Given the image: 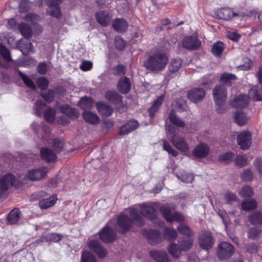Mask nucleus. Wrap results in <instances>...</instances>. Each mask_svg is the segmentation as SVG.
I'll return each mask as SVG.
<instances>
[{
	"label": "nucleus",
	"instance_id": "f257e3e1",
	"mask_svg": "<svg viewBox=\"0 0 262 262\" xmlns=\"http://www.w3.org/2000/svg\"><path fill=\"white\" fill-rule=\"evenodd\" d=\"M168 61V57L163 52L159 51L149 56L144 62L145 68L150 71L163 70Z\"/></svg>",
	"mask_w": 262,
	"mask_h": 262
},
{
	"label": "nucleus",
	"instance_id": "f03ea898",
	"mask_svg": "<svg viewBox=\"0 0 262 262\" xmlns=\"http://www.w3.org/2000/svg\"><path fill=\"white\" fill-rule=\"evenodd\" d=\"M166 132L168 134L171 135L170 141L176 148L182 151L187 152L189 150V146L185 139L177 134L176 128L171 125H168L166 128Z\"/></svg>",
	"mask_w": 262,
	"mask_h": 262
},
{
	"label": "nucleus",
	"instance_id": "7ed1b4c3",
	"mask_svg": "<svg viewBox=\"0 0 262 262\" xmlns=\"http://www.w3.org/2000/svg\"><path fill=\"white\" fill-rule=\"evenodd\" d=\"M214 101L217 106L216 111L222 114L225 112L224 102L226 100V90L223 85H216L213 91Z\"/></svg>",
	"mask_w": 262,
	"mask_h": 262
},
{
	"label": "nucleus",
	"instance_id": "20e7f679",
	"mask_svg": "<svg viewBox=\"0 0 262 262\" xmlns=\"http://www.w3.org/2000/svg\"><path fill=\"white\" fill-rule=\"evenodd\" d=\"M174 209V205L170 204H166L161 206L160 211L167 222H184L185 220L184 216L181 213L179 212H175L173 213H172V211Z\"/></svg>",
	"mask_w": 262,
	"mask_h": 262
},
{
	"label": "nucleus",
	"instance_id": "39448f33",
	"mask_svg": "<svg viewBox=\"0 0 262 262\" xmlns=\"http://www.w3.org/2000/svg\"><path fill=\"white\" fill-rule=\"evenodd\" d=\"M234 252V248L228 242L221 243L218 248L217 255L221 260L230 258Z\"/></svg>",
	"mask_w": 262,
	"mask_h": 262
},
{
	"label": "nucleus",
	"instance_id": "423d86ee",
	"mask_svg": "<svg viewBox=\"0 0 262 262\" xmlns=\"http://www.w3.org/2000/svg\"><path fill=\"white\" fill-rule=\"evenodd\" d=\"M199 244L201 248L208 250L214 244L213 237L209 231H201L199 236Z\"/></svg>",
	"mask_w": 262,
	"mask_h": 262
},
{
	"label": "nucleus",
	"instance_id": "0eeeda50",
	"mask_svg": "<svg viewBox=\"0 0 262 262\" xmlns=\"http://www.w3.org/2000/svg\"><path fill=\"white\" fill-rule=\"evenodd\" d=\"M161 206L157 203H152L149 204L141 205L140 212L141 214L150 219L156 218L157 212L156 209L160 208Z\"/></svg>",
	"mask_w": 262,
	"mask_h": 262
},
{
	"label": "nucleus",
	"instance_id": "6e6552de",
	"mask_svg": "<svg viewBox=\"0 0 262 262\" xmlns=\"http://www.w3.org/2000/svg\"><path fill=\"white\" fill-rule=\"evenodd\" d=\"M133 224L128 216L125 214H121L118 217L116 229L119 233H123L128 231Z\"/></svg>",
	"mask_w": 262,
	"mask_h": 262
},
{
	"label": "nucleus",
	"instance_id": "1a4fd4ad",
	"mask_svg": "<svg viewBox=\"0 0 262 262\" xmlns=\"http://www.w3.org/2000/svg\"><path fill=\"white\" fill-rule=\"evenodd\" d=\"M47 172L48 169L45 167L32 169L28 171L26 177L32 181H39L45 177Z\"/></svg>",
	"mask_w": 262,
	"mask_h": 262
},
{
	"label": "nucleus",
	"instance_id": "9d476101",
	"mask_svg": "<svg viewBox=\"0 0 262 262\" xmlns=\"http://www.w3.org/2000/svg\"><path fill=\"white\" fill-rule=\"evenodd\" d=\"M238 144L243 150L248 149L251 145V135L249 132L241 133L237 137Z\"/></svg>",
	"mask_w": 262,
	"mask_h": 262
},
{
	"label": "nucleus",
	"instance_id": "9b49d317",
	"mask_svg": "<svg viewBox=\"0 0 262 262\" xmlns=\"http://www.w3.org/2000/svg\"><path fill=\"white\" fill-rule=\"evenodd\" d=\"M183 47L189 50H195L201 46V42L196 36H188L185 37L182 42Z\"/></svg>",
	"mask_w": 262,
	"mask_h": 262
},
{
	"label": "nucleus",
	"instance_id": "f8f14e48",
	"mask_svg": "<svg viewBox=\"0 0 262 262\" xmlns=\"http://www.w3.org/2000/svg\"><path fill=\"white\" fill-rule=\"evenodd\" d=\"M15 178L12 174H7L0 179V195L14 185Z\"/></svg>",
	"mask_w": 262,
	"mask_h": 262
},
{
	"label": "nucleus",
	"instance_id": "ddd939ff",
	"mask_svg": "<svg viewBox=\"0 0 262 262\" xmlns=\"http://www.w3.org/2000/svg\"><path fill=\"white\" fill-rule=\"evenodd\" d=\"M142 233L146 237L148 243L151 245H156L161 242V234L158 231L143 230Z\"/></svg>",
	"mask_w": 262,
	"mask_h": 262
},
{
	"label": "nucleus",
	"instance_id": "4468645a",
	"mask_svg": "<svg viewBox=\"0 0 262 262\" xmlns=\"http://www.w3.org/2000/svg\"><path fill=\"white\" fill-rule=\"evenodd\" d=\"M188 99L194 103L201 101L205 96L204 90L201 88H195L189 91L187 93Z\"/></svg>",
	"mask_w": 262,
	"mask_h": 262
},
{
	"label": "nucleus",
	"instance_id": "2eb2a0df",
	"mask_svg": "<svg viewBox=\"0 0 262 262\" xmlns=\"http://www.w3.org/2000/svg\"><path fill=\"white\" fill-rule=\"evenodd\" d=\"M100 238L104 243H110L116 239V234L114 231L107 227H104L99 233Z\"/></svg>",
	"mask_w": 262,
	"mask_h": 262
},
{
	"label": "nucleus",
	"instance_id": "dca6fc26",
	"mask_svg": "<svg viewBox=\"0 0 262 262\" xmlns=\"http://www.w3.org/2000/svg\"><path fill=\"white\" fill-rule=\"evenodd\" d=\"M89 247L100 258L104 257L107 254V250L101 246L97 241H91L89 244Z\"/></svg>",
	"mask_w": 262,
	"mask_h": 262
},
{
	"label": "nucleus",
	"instance_id": "f3484780",
	"mask_svg": "<svg viewBox=\"0 0 262 262\" xmlns=\"http://www.w3.org/2000/svg\"><path fill=\"white\" fill-rule=\"evenodd\" d=\"M249 97L246 95H241L235 97L231 101V105L235 107H244L248 105Z\"/></svg>",
	"mask_w": 262,
	"mask_h": 262
},
{
	"label": "nucleus",
	"instance_id": "a211bd4d",
	"mask_svg": "<svg viewBox=\"0 0 262 262\" xmlns=\"http://www.w3.org/2000/svg\"><path fill=\"white\" fill-rule=\"evenodd\" d=\"M138 123L136 120H130L120 127L119 134L125 135L136 129L138 126Z\"/></svg>",
	"mask_w": 262,
	"mask_h": 262
},
{
	"label": "nucleus",
	"instance_id": "6ab92c4d",
	"mask_svg": "<svg viewBox=\"0 0 262 262\" xmlns=\"http://www.w3.org/2000/svg\"><path fill=\"white\" fill-rule=\"evenodd\" d=\"M131 83L128 78L124 77L119 79L117 83L118 91L122 94H126L130 90Z\"/></svg>",
	"mask_w": 262,
	"mask_h": 262
},
{
	"label": "nucleus",
	"instance_id": "aec40b11",
	"mask_svg": "<svg viewBox=\"0 0 262 262\" xmlns=\"http://www.w3.org/2000/svg\"><path fill=\"white\" fill-rule=\"evenodd\" d=\"M182 64V60L181 59L179 58L172 59L168 66V78H171L172 77L171 74L177 72L181 68Z\"/></svg>",
	"mask_w": 262,
	"mask_h": 262
},
{
	"label": "nucleus",
	"instance_id": "412c9836",
	"mask_svg": "<svg viewBox=\"0 0 262 262\" xmlns=\"http://www.w3.org/2000/svg\"><path fill=\"white\" fill-rule=\"evenodd\" d=\"M149 254L157 262L169 261V257L165 251L154 250L150 251Z\"/></svg>",
	"mask_w": 262,
	"mask_h": 262
},
{
	"label": "nucleus",
	"instance_id": "4be33fe9",
	"mask_svg": "<svg viewBox=\"0 0 262 262\" xmlns=\"http://www.w3.org/2000/svg\"><path fill=\"white\" fill-rule=\"evenodd\" d=\"M209 149L207 145L200 143L193 149V154L197 158H202L206 157L209 153Z\"/></svg>",
	"mask_w": 262,
	"mask_h": 262
},
{
	"label": "nucleus",
	"instance_id": "5701e85b",
	"mask_svg": "<svg viewBox=\"0 0 262 262\" xmlns=\"http://www.w3.org/2000/svg\"><path fill=\"white\" fill-rule=\"evenodd\" d=\"M98 112L103 117H108L113 113V108L105 103L100 102L96 104Z\"/></svg>",
	"mask_w": 262,
	"mask_h": 262
},
{
	"label": "nucleus",
	"instance_id": "b1692460",
	"mask_svg": "<svg viewBox=\"0 0 262 262\" xmlns=\"http://www.w3.org/2000/svg\"><path fill=\"white\" fill-rule=\"evenodd\" d=\"M129 214L131 217L130 220L133 224H137L139 227L142 226L144 225L143 220L139 214L137 209L134 208H130Z\"/></svg>",
	"mask_w": 262,
	"mask_h": 262
},
{
	"label": "nucleus",
	"instance_id": "393cba45",
	"mask_svg": "<svg viewBox=\"0 0 262 262\" xmlns=\"http://www.w3.org/2000/svg\"><path fill=\"white\" fill-rule=\"evenodd\" d=\"M112 26L114 30L120 33L125 32L128 27L127 23L123 18H117L114 20Z\"/></svg>",
	"mask_w": 262,
	"mask_h": 262
},
{
	"label": "nucleus",
	"instance_id": "a878e982",
	"mask_svg": "<svg viewBox=\"0 0 262 262\" xmlns=\"http://www.w3.org/2000/svg\"><path fill=\"white\" fill-rule=\"evenodd\" d=\"M96 17L98 22L104 26L108 25L111 19V17L109 13L104 11H101L97 13Z\"/></svg>",
	"mask_w": 262,
	"mask_h": 262
},
{
	"label": "nucleus",
	"instance_id": "bb28decb",
	"mask_svg": "<svg viewBox=\"0 0 262 262\" xmlns=\"http://www.w3.org/2000/svg\"><path fill=\"white\" fill-rule=\"evenodd\" d=\"M165 98L164 95L159 97L157 100L154 101L152 106L148 109L149 115L151 118H154L155 113L158 110L159 107L163 103Z\"/></svg>",
	"mask_w": 262,
	"mask_h": 262
},
{
	"label": "nucleus",
	"instance_id": "cd10ccee",
	"mask_svg": "<svg viewBox=\"0 0 262 262\" xmlns=\"http://www.w3.org/2000/svg\"><path fill=\"white\" fill-rule=\"evenodd\" d=\"M105 98L108 101L116 104L120 103L122 98L121 96L116 91L107 92L105 95Z\"/></svg>",
	"mask_w": 262,
	"mask_h": 262
},
{
	"label": "nucleus",
	"instance_id": "c85d7f7f",
	"mask_svg": "<svg viewBox=\"0 0 262 262\" xmlns=\"http://www.w3.org/2000/svg\"><path fill=\"white\" fill-rule=\"evenodd\" d=\"M249 221L254 225L262 224V211H256L248 216Z\"/></svg>",
	"mask_w": 262,
	"mask_h": 262
},
{
	"label": "nucleus",
	"instance_id": "c756f323",
	"mask_svg": "<svg viewBox=\"0 0 262 262\" xmlns=\"http://www.w3.org/2000/svg\"><path fill=\"white\" fill-rule=\"evenodd\" d=\"M40 155L41 158L47 162L53 161L56 158L55 153L51 149L48 148L41 149Z\"/></svg>",
	"mask_w": 262,
	"mask_h": 262
},
{
	"label": "nucleus",
	"instance_id": "7c9ffc66",
	"mask_svg": "<svg viewBox=\"0 0 262 262\" xmlns=\"http://www.w3.org/2000/svg\"><path fill=\"white\" fill-rule=\"evenodd\" d=\"M20 215V211L18 209H14L8 214L7 217L8 224L13 225L16 224L19 219Z\"/></svg>",
	"mask_w": 262,
	"mask_h": 262
},
{
	"label": "nucleus",
	"instance_id": "2f4dec72",
	"mask_svg": "<svg viewBox=\"0 0 262 262\" xmlns=\"http://www.w3.org/2000/svg\"><path fill=\"white\" fill-rule=\"evenodd\" d=\"M82 117L85 121L91 124H97L100 120L96 114L89 111L83 112Z\"/></svg>",
	"mask_w": 262,
	"mask_h": 262
},
{
	"label": "nucleus",
	"instance_id": "473e14b6",
	"mask_svg": "<svg viewBox=\"0 0 262 262\" xmlns=\"http://www.w3.org/2000/svg\"><path fill=\"white\" fill-rule=\"evenodd\" d=\"M168 118L170 122L177 126L184 127L185 125V122L176 115L174 110L171 111Z\"/></svg>",
	"mask_w": 262,
	"mask_h": 262
},
{
	"label": "nucleus",
	"instance_id": "72a5a7b5",
	"mask_svg": "<svg viewBox=\"0 0 262 262\" xmlns=\"http://www.w3.org/2000/svg\"><path fill=\"white\" fill-rule=\"evenodd\" d=\"M219 15L220 18L221 19L229 20L234 16H237V14L233 12L232 10L231 9L225 8L222 9L220 11Z\"/></svg>",
	"mask_w": 262,
	"mask_h": 262
},
{
	"label": "nucleus",
	"instance_id": "f704fd0d",
	"mask_svg": "<svg viewBox=\"0 0 262 262\" xmlns=\"http://www.w3.org/2000/svg\"><path fill=\"white\" fill-rule=\"evenodd\" d=\"M234 119L235 122L239 126L245 125L249 119L245 113L240 112H237L235 113Z\"/></svg>",
	"mask_w": 262,
	"mask_h": 262
},
{
	"label": "nucleus",
	"instance_id": "c9c22d12",
	"mask_svg": "<svg viewBox=\"0 0 262 262\" xmlns=\"http://www.w3.org/2000/svg\"><path fill=\"white\" fill-rule=\"evenodd\" d=\"M18 29L22 35L25 37L27 38L31 37L32 30L28 25L25 23H21L18 25Z\"/></svg>",
	"mask_w": 262,
	"mask_h": 262
},
{
	"label": "nucleus",
	"instance_id": "e433bc0d",
	"mask_svg": "<svg viewBox=\"0 0 262 262\" xmlns=\"http://www.w3.org/2000/svg\"><path fill=\"white\" fill-rule=\"evenodd\" d=\"M56 198L51 196L48 199H41L39 202V206L41 209H47L53 206L56 202Z\"/></svg>",
	"mask_w": 262,
	"mask_h": 262
},
{
	"label": "nucleus",
	"instance_id": "4c0bfd02",
	"mask_svg": "<svg viewBox=\"0 0 262 262\" xmlns=\"http://www.w3.org/2000/svg\"><path fill=\"white\" fill-rule=\"evenodd\" d=\"M262 235V230L256 227L251 228L248 232V237L252 240H257Z\"/></svg>",
	"mask_w": 262,
	"mask_h": 262
},
{
	"label": "nucleus",
	"instance_id": "58836bf2",
	"mask_svg": "<svg viewBox=\"0 0 262 262\" xmlns=\"http://www.w3.org/2000/svg\"><path fill=\"white\" fill-rule=\"evenodd\" d=\"M163 235L165 239L169 241L176 239L178 234L176 230L171 227H166L163 230Z\"/></svg>",
	"mask_w": 262,
	"mask_h": 262
},
{
	"label": "nucleus",
	"instance_id": "ea45409f",
	"mask_svg": "<svg viewBox=\"0 0 262 262\" xmlns=\"http://www.w3.org/2000/svg\"><path fill=\"white\" fill-rule=\"evenodd\" d=\"M241 206L244 210L249 211L256 208L257 203L255 200L251 199L243 201L241 204Z\"/></svg>",
	"mask_w": 262,
	"mask_h": 262
},
{
	"label": "nucleus",
	"instance_id": "a19ab883",
	"mask_svg": "<svg viewBox=\"0 0 262 262\" xmlns=\"http://www.w3.org/2000/svg\"><path fill=\"white\" fill-rule=\"evenodd\" d=\"M93 103L94 101L93 99L90 97H83L81 98L79 102L80 107L83 110L91 108Z\"/></svg>",
	"mask_w": 262,
	"mask_h": 262
},
{
	"label": "nucleus",
	"instance_id": "79ce46f5",
	"mask_svg": "<svg viewBox=\"0 0 262 262\" xmlns=\"http://www.w3.org/2000/svg\"><path fill=\"white\" fill-rule=\"evenodd\" d=\"M193 243V240L190 237L187 239H183L181 242H179V245L181 251H187L189 250L192 247Z\"/></svg>",
	"mask_w": 262,
	"mask_h": 262
},
{
	"label": "nucleus",
	"instance_id": "37998d69",
	"mask_svg": "<svg viewBox=\"0 0 262 262\" xmlns=\"http://www.w3.org/2000/svg\"><path fill=\"white\" fill-rule=\"evenodd\" d=\"M169 253L173 257H178L181 253V250L179 245H177L174 243L170 244L168 248Z\"/></svg>",
	"mask_w": 262,
	"mask_h": 262
},
{
	"label": "nucleus",
	"instance_id": "c03bdc74",
	"mask_svg": "<svg viewBox=\"0 0 262 262\" xmlns=\"http://www.w3.org/2000/svg\"><path fill=\"white\" fill-rule=\"evenodd\" d=\"M224 49V44L221 41H218L213 45L212 52L215 56H220L222 55Z\"/></svg>",
	"mask_w": 262,
	"mask_h": 262
},
{
	"label": "nucleus",
	"instance_id": "a18cd8bd",
	"mask_svg": "<svg viewBox=\"0 0 262 262\" xmlns=\"http://www.w3.org/2000/svg\"><path fill=\"white\" fill-rule=\"evenodd\" d=\"M236 76L233 74L224 73L222 74L220 80L223 83L227 85H231V81L236 79Z\"/></svg>",
	"mask_w": 262,
	"mask_h": 262
},
{
	"label": "nucleus",
	"instance_id": "49530a36",
	"mask_svg": "<svg viewBox=\"0 0 262 262\" xmlns=\"http://www.w3.org/2000/svg\"><path fill=\"white\" fill-rule=\"evenodd\" d=\"M45 120L49 122H53L55 120V111L54 109L49 107L44 112Z\"/></svg>",
	"mask_w": 262,
	"mask_h": 262
},
{
	"label": "nucleus",
	"instance_id": "de8ad7c7",
	"mask_svg": "<svg viewBox=\"0 0 262 262\" xmlns=\"http://www.w3.org/2000/svg\"><path fill=\"white\" fill-rule=\"evenodd\" d=\"M48 15L59 18L61 16V10L58 6L49 7L47 11Z\"/></svg>",
	"mask_w": 262,
	"mask_h": 262
},
{
	"label": "nucleus",
	"instance_id": "09e8293b",
	"mask_svg": "<svg viewBox=\"0 0 262 262\" xmlns=\"http://www.w3.org/2000/svg\"><path fill=\"white\" fill-rule=\"evenodd\" d=\"M239 194L242 198H250L253 196V191L250 187L248 186H245L243 187L241 190L239 192Z\"/></svg>",
	"mask_w": 262,
	"mask_h": 262
},
{
	"label": "nucleus",
	"instance_id": "8fccbe9b",
	"mask_svg": "<svg viewBox=\"0 0 262 262\" xmlns=\"http://www.w3.org/2000/svg\"><path fill=\"white\" fill-rule=\"evenodd\" d=\"M55 91L53 90H49L47 92L42 93L41 96L43 99L48 103L53 101L55 98Z\"/></svg>",
	"mask_w": 262,
	"mask_h": 262
},
{
	"label": "nucleus",
	"instance_id": "3c124183",
	"mask_svg": "<svg viewBox=\"0 0 262 262\" xmlns=\"http://www.w3.org/2000/svg\"><path fill=\"white\" fill-rule=\"evenodd\" d=\"M81 262H96V258L92 253L85 251L82 254Z\"/></svg>",
	"mask_w": 262,
	"mask_h": 262
},
{
	"label": "nucleus",
	"instance_id": "603ef678",
	"mask_svg": "<svg viewBox=\"0 0 262 262\" xmlns=\"http://www.w3.org/2000/svg\"><path fill=\"white\" fill-rule=\"evenodd\" d=\"M19 74L26 85L33 90L35 89V86L33 81L30 78L20 71L19 72Z\"/></svg>",
	"mask_w": 262,
	"mask_h": 262
},
{
	"label": "nucleus",
	"instance_id": "864d4df0",
	"mask_svg": "<svg viewBox=\"0 0 262 262\" xmlns=\"http://www.w3.org/2000/svg\"><path fill=\"white\" fill-rule=\"evenodd\" d=\"M62 237V235L61 234L57 233H50L46 236L45 239L47 241L57 242L59 241Z\"/></svg>",
	"mask_w": 262,
	"mask_h": 262
},
{
	"label": "nucleus",
	"instance_id": "5fc2aeb1",
	"mask_svg": "<svg viewBox=\"0 0 262 262\" xmlns=\"http://www.w3.org/2000/svg\"><path fill=\"white\" fill-rule=\"evenodd\" d=\"M163 148L164 150L167 151L168 154H171L173 157H176L178 155V152L172 148L166 140L163 141Z\"/></svg>",
	"mask_w": 262,
	"mask_h": 262
},
{
	"label": "nucleus",
	"instance_id": "6e6d98bb",
	"mask_svg": "<svg viewBox=\"0 0 262 262\" xmlns=\"http://www.w3.org/2000/svg\"><path fill=\"white\" fill-rule=\"evenodd\" d=\"M236 165L239 167H244L247 165L248 159L243 155H238L236 157L235 160Z\"/></svg>",
	"mask_w": 262,
	"mask_h": 262
},
{
	"label": "nucleus",
	"instance_id": "4d7b16f0",
	"mask_svg": "<svg viewBox=\"0 0 262 262\" xmlns=\"http://www.w3.org/2000/svg\"><path fill=\"white\" fill-rule=\"evenodd\" d=\"M0 54L6 60L12 61L10 52L3 45L0 44Z\"/></svg>",
	"mask_w": 262,
	"mask_h": 262
},
{
	"label": "nucleus",
	"instance_id": "13d9d810",
	"mask_svg": "<svg viewBox=\"0 0 262 262\" xmlns=\"http://www.w3.org/2000/svg\"><path fill=\"white\" fill-rule=\"evenodd\" d=\"M37 84L41 90H46L49 85V81L46 77H40L37 80Z\"/></svg>",
	"mask_w": 262,
	"mask_h": 262
},
{
	"label": "nucleus",
	"instance_id": "bf43d9fd",
	"mask_svg": "<svg viewBox=\"0 0 262 262\" xmlns=\"http://www.w3.org/2000/svg\"><path fill=\"white\" fill-rule=\"evenodd\" d=\"M21 47L22 48L21 52L23 54H27L34 52L32 43L30 42L27 41L23 43Z\"/></svg>",
	"mask_w": 262,
	"mask_h": 262
},
{
	"label": "nucleus",
	"instance_id": "052dcab7",
	"mask_svg": "<svg viewBox=\"0 0 262 262\" xmlns=\"http://www.w3.org/2000/svg\"><path fill=\"white\" fill-rule=\"evenodd\" d=\"M126 68L122 64H118L113 69V73L115 75H121L125 73Z\"/></svg>",
	"mask_w": 262,
	"mask_h": 262
},
{
	"label": "nucleus",
	"instance_id": "680f3d73",
	"mask_svg": "<svg viewBox=\"0 0 262 262\" xmlns=\"http://www.w3.org/2000/svg\"><path fill=\"white\" fill-rule=\"evenodd\" d=\"M178 230L180 233L187 236H191L192 232L190 228L185 225H181L178 227Z\"/></svg>",
	"mask_w": 262,
	"mask_h": 262
},
{
	"label": "nucleus",
	"instance_id": "e2e57ef3",
	"mask_svg": "<svg viewBox=\"0 0 262 262\" xmlns=\"http://www.w3.org/2000/svg\"><path fill=\"white\" fill-rule=\"evenodd\" d=\"M64 145L63 141L61 139H55L53 141V147L57 151H60Z\"/></svg>",
	"mask_w": 262,
	"mask_h": 262
},
{
	"label": "nucleus",
	"instance_id": "0e129e2a",
	"mask_svg": "<svg viewBox=\"0 0 262 262\" xmlns=\"http://www.w3.org/2000/svg\"><path fill=\"white\" fill-rule=\"evenodd\" d=\"M233 158V154L232 152H227L219 156V159L220 161L229 162Z\"/></svg>",
	"mask_w": 262,
	"mask_h": 262
},
{
	"label": "nucleus",
	"instance_id": "69168bd1",
	"mask_svg": "<svg viewBox=\"0 0 262 262\" xmlns=\"http://www.w3.org/2000/svg\"><path fill=\"white\" fill-rule=\"evenodd\" d=\"M253 174L251 170L245 169L241 175L242 179L244 181H250L252 179Z\"/></svg>",
	"mask_w": 262,
	"mask_h": 262
},
{
	"label": "nucleus",
	"instance_id": "338daca9",
	"mask_svg": "<svg viewBox=\"0 0 262 262\" xmlns=\"http://www.w3.org/2000/svg\"><path fill=\"white\" fill-rule=\"evenodd\" d=\"M224 199L227 203H231L236 201V196L234 193L227 192L224 195Z\"/></svg>",
	"mask_w": 262,
	"mask_h": 262
},
{
	"label": "nucleus",
	"instance_id": "774afa93",
	"mask_svg": "<svg viewBox=\"0 0 262 262\" xmlns=\"http://www.w3.org/2000/svg\"><path fill=\"white\" fill-rule=\"evenodd\" d=\"M115 44L116 48L118 50H122L125 47V42L121 38L117 37L115 39Z\"/></svg>",
	"mask_w": 262,
	"mask_h": 262
}]
</instances>
